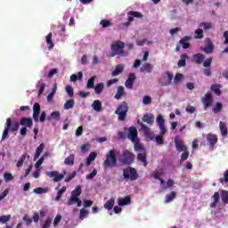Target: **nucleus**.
<instances>
[{
  "label": "nucleus",
  "mask_w": 228,
  "mask_h": 228,
  "mask_svg": "<svg viewBox=\"0 0 228 228\" xmlns=\"http://www.w3.org/2000/svg\"><path fill=\"white\" fill-rule=\"evenodd\" d=\"M126 47V44L122 41H116L110 45L111 53L110 57L114 58V56H128L129 52L124 51V48Z\"/></svg>",
  "instance_id": "obj_1"
},
{
  "label": "nucleus",
  "mask_w": 228,
  "mask_h": 228,
  "mask_svg": "<svg viewBox=\"0 0 228 228\" xmlns=\"http://www.w3.org/2000/svg\"><path fill=\"white\" fill-rule=\"evenodd\" d=\"M117 150H110L106 154V159L103 161V167L105 168H113L117 167Z\"/></svg>",
  "instance_id": "obj_2"
},
{
  "label": "nucleus",
  "mask_w": 228,
  "mask_h": 228,
  "mask_svg": "<svg viewBox=\"0 0 228 228\" xmlns=\"http://www.w3.org/2000/svg\"><path fill=\"white\" fill-rule=\"evenodd\" d=\"M127 111H129V105L127 102H122L117 108L115 113L118 115V120L124 122L127 118Z\"/></svg>",
  "instance_id": "obj_3"
},
{
  "label": "nucleus",
  "mask_w": 228,
  "mask_h": 228,
  "mask_svg": "<svg viewBox=\"0 0 228 228\" xmlns=\"http://www.w3.org/2000/svg\"><path fill=\"white\" fill-rule=\"evenodd\" d=\"M134 153L131 152L128 150H126L123 151L121 158L119 159V161L121 165L130 166L134 163Z\"/></svg>",
  "instance_id": "obj_4"
},
{
  "label": "nucleus",
  "mask_w": 228,
  "mask_h": 228,
  "mask_svg": "<svg viewBox=\"0 0 228 228\" xmlns=\"http://www.w3.org/2000/svg\"><path fill=\"white\" fill-rule=\"evenodd\" d=\"M123 176L126 181H136L138 179V171L134 167H128L123 170Z\"/></svg>",
  "instance_id": "obj_5"
},
{
  "label": "nucleus",
  "mask_w": 228,
  "mask_h": 228,
  "mask_svg": "<svg viewBox=\"0 0 228 228\" xmlns=\"http://www.w3.org/2000/svg\"><path fill=\"white\" fill-rule=\"evenodd\" d=\"M142 17L143 14H142V12L136 11H130L127 12V21L125 23V26H129L131 22H134V18L142 19Z\"/></svg>",
  "instance_id": "obj_6"
},
{
  "label": "nucleus",
  "mask_w": 228,
  "mask_h": 228,
  "mask_svg": "<svg viewBox=\"0 0 228 228\" xmlns=\"http://www.w3.org/2000/svg\"><path fill=\"white\" fill-rule=\"evenodd\" d=\"M81 186L75 188V190L71 192V197L68 200V206H72L75 201H77V199H79L78 197L81 195Z\"/></svg>",
  "instance_id": "obj_7"
},
{
  "label": "nucleus",
  "mask_w": 228,
  "mask_h": 228,
  "mask_svg": "<svg viewBox=\"0 0 228 228\" xmlns=\"http://www.w3.org/2000/svg\"><path fill=\"white\" fill-rule=\"evenodd\" d=\"M138 126H140L142 131H143L144 135L148 140H154V134H151V128L147 125L143 124L140 119L137 120Z\"/></svg>",
  "instance_id": "obj_8"
},
{
  "label": "nucleus",
  "mask_w": 228,
  "mask_h": 228,
  "mask_svg": "<svg viewBox=\"0 0 228 228\" xmlns=\"http://www.w3.org/2000/svg\"><path fill=\"white\" fill-rule=\"evenodd\" d=\"M204 110H208L210 106H213V94L208 92L202 99Z\"/></svg>",
  "instance_id": "obj_9"
},
{
  "label": "nucleus",
  "mask_w": 228,
  "mask_h": 228,
  "mask_svg": "<svg viewBox=\"0 0 228 228\" xmlns=\"http://www.w3.org/2000/svg\"><path fill=\"white\" fill-rule=\"evenodd\" d=\"M48 177H53L54 183H60L67 172L64 171V174H60L58 171H50L45 173Z\"/></svg>",
  "instance_id": "obj_10"
},
{
  "label": "nucleus",
  "mask_w": 228,
  "mask_h": 228,
  "mask_svg": "<svg viewBox=\"0 0 228 228\" xmlns=\"http://www.w3.org/2000/svg\"><path fill=\"white\" fill-rule=\"evenodd\" d=\"M203 51L206 53V54H213L215 52V45H213V41H211L210 38L205 39V46Z\"/></svg>",
  "instance_id": "obj_11"
},
{
  "label": "nucleus",
  "mask_w": 228,
  "mask_h": 228,
  "mask_svg": "<svg viewBox=\"0 0 228 228\" xmlns=\"http://www.w3.org/2000/svg\"><path fill=\"white\" fill-rule=\"evenodd\" d=\"M157 123L159 124V127L160 130L159 134L165 135L167 134V126H165V118L162 115H159L157 117Z\"/></svg>",
  "instance_id": "obj_12"
},
{
  "label": "nucleus",
  "mask_w": 228,
  "mask_h": 228,
  "mask_svg": "<svg viewBox=\"0 0 228 228\" xmlns=\"http://www.w3.org/2000/svg\"><path fill=\"white\" fill-rule=\"evenodd\" d=\"M8 121L10 122L9 131H11V133H17V131H19V127H20L19 121L12 120L11 118L6 119V124H8Z\"/></svg>",
  "instance_id": "obj_13"
},
{
  "label": "nucleus",
  "mask_w": 228,
  "mask_h": 228,
  "mask_svg": "<svg viewBox=\"0 0 228 228\" xmlns=\"http://www.w3.org/2000/svg\"><path fill=\"white\" fill-rule=\"evenodd\" d=\"M207 141L209 143V148L210 149H215V145L218 142V136L215 134H207Z\"/></svg>",
  "instance_id": "obj_14"
},
{
  "label": "nucleus",
  "mask_w": 228,
  "mask_h": 228,
  "mask_svg": "<svg viewBox=\"0 0 228 228\" xmlns=\"http://www.w3.org/2000/svg\"><path fill=\"white\" fill-rule=\"evenodd\" d=\"M128 138L131 140V142H139L138 140V130H136V127L132 126L128 130Z\"/></svg>",
  "instance_id": "obj_15"
},
{
  "label": "nucleus",
  "mask_w": 228,
  "mask_h": 228,
  "mask_svg": "<svg viewBox=\"0 0 228 228\" xmlns=\"http://www.w3.org/2000/svg\"><path fill=\"white\" fill-rule=\"evenodd\" d=\"M175 145L178 152H186V151H188V146H186L184 142H179L177 137L175 138Z\"/></svg>",
  "instance_id": "obj_16"
},
{
  "label": "nucleus",
  "mask_w": 228,
  "mask_h": 228,
  "mask_svg": "<svg viewBox=\"0 0 228 228\" xmlns=\"http://www.w3.org/2000/svg\"><path fill=\"white\" fill-rule=\"evenodd\" d=\"M134 81H136V75H134V73H130L128 76V78L125 83L126 88H128L131 90V88H133V85L134 84Z\"/></svg>",
  "instance_id": "obj_17"
},
{
  "label": "nucleus",
  "mask_w": 228,
  "mask_h": 228,
  "mask_svg": "<svg viewBox=\"0 0 228 228\" xmlns=\"http://www.w3.org/2000/svg\"><path fill=\"white\" fill-rule=\"evenodd\" d=\"M38 117H40V104L35 102L33 106V119L35 122H38Z\"/></svg>",
  "instance_id": "obj_18"
},
{
  "label": "nucleus",
  "mask_w": 228,
  "mask_h": 228,
  "mask_svg": "<svg viewBox=\"0 0 228 228\" xmlns=\"http://www.w3.org/2000/svg\"><path fill=\"white\" fill-rule=\"evenodd\" d=\"M154 70V66L149 62H145L141 68L140 72H147V74H151Z\"/></svg>",
  "instance_id": "obj_19"
},
{
  "label": "nucleus",
  "mask_w": 228,
  "mask_h": 228,
  "mask_svg": "<svg viewBox=\"0 0 228 228\" xmlns=\"http://www.w3.org/2000/svg\"><path fill=\"white\" fill-rule=\"evenodd\" d=\"M190 40H191V37L185 36L179 41V44L182 45L183 49H188L190 47Z\"/></svg>",
  "instance_id": "obj_20"
},
{
  "label": "nucleus",
  "mask_w": 228,
  "mask_h": 228,
  "mask_svg": "<svg viewBox=\"0 0 228 228\" xmlns=\"http://www.w3.org/2000/svg\"><path fill=\"white\" fill-rule=\"evenodd\" d=\"M118 206L124 207V206H129L131 204V196L127 195L124 198H119L118 200Z\"/></svg>",
  "instance_id": "obj_21"
},
{
  "label": "nucleus",
  "mask_w": 228,
  "mask_h": 228,
  "mask_svg": "<svg viewBox=\"0 0 228 228\" xmlns=\"http://www.w3.org/2000/svg\"><path fill=\"white\" fill-rule=\"evenodd\" d=\"M219 129L221 132V135L225 138L228 135V128H227V124L224 121H220L219 123Z\"/></svg>",
  "instance_id": "obj_22"
},
{
  "label": "nucleus",
  "mask_w": 228,
  "mask_h": 228,
  "mask_svg": "<svg viewBox=\"0 0 228 228\" xmlns=\"http://www.w3.org/2000/svg\"><path fill=\"white\" fill-rule=\"evenodd\" d=\"M137 160H139L144 167L149 165V162L147 161V153L145 151L143 153L137 154Z\"/></svg>",
  "instance_id": "obj_23"
},
{
  "label": "nucleus",
  "mask_w": 228,
  "mask_h": 228,
  "mask_svg": "<svg viewBox=\"0 0 228 228\" xmlns=\"http://www.w3.org/2000/svg\"><path fill=\"white\" fill-rule=\"evenodd\" d=\"M142 122H145L148 126H152V124H154V116L149 113L144 114L142 117Z\"/></svg>",
  "instance_id": "obj_24"
},
{
  "label": "nucleus",
  "mask_w": 228,
  "mask_h": 228,
  "mask_svg": "<svg viewBox=\"0 0 228 228\" xmlns=\"http://www.w3.org/2000/svg\"><path fill=\"white\" fill-rule=\"evenodd\" d=\"M20 126H25V127H31L33 126V119L31 118H21Z\"/></svg>",
  "instance_id": "obj_25"
},
{
  "label": "nucleus",
  "mask_w": 228,
  "mask_h": 228,
  "mask_svg": "<svg viewBox=\"0 0 228 228\" xmlns=\"http://www.w3.org/2000/svg\"><path fill=\"white\" fill-rule=\"evenodd\" d=\"M124 72V65L118 64L115 69L111 72V77H116V76H120Z\"/></svg>",
  "instance_id": "obj_26"
},
{
  "label": "nucleus",
  "mask_w": 228,
  "mask_h": 228,
  "mask_svg": "<svg viewBox=\"0 0 228 228\" xmlns=\"http://www.w3.org/2000/svg\"><path fill=\"white\" fill-rule=\"evenodd\" d=\"M192 60L194 63H196L197 65H200V63H203L204 60H206V56L201 53H197L193 55Z\"/></svg>",
  "instance_id": "obj_27"
},
{
  "label": "nucleus",
  "mask_w": 228,
  "mask_h": 228,
  "mask_svg": "<svg viewBox=\"0 0 228 228\" xmlns=\"http://www.w3.org/2000/svg\"><path fill=\"white\" fill-rule=\"evenodd\" d=\"M177 197V192L175 191H171L169 194H167L165 197V204H169L172 200H175Z\"/></svg>",
  "instance_id": "obj_28"
},
{
  "label": "nucleus",
  "mask_w": 228,
  "mask_h": 228,
  "mask_svg": "<svg viewBox=\"0 0 228 228\" xmlns=\"http://www.w3.org/2000/svg\"><path fill=\"white\" fill-rule=\"evenodd\" d=\"M45 147V144H44V143L39 144V146L37 148L36 153L34 155V161H37V159H38V158H40V156L44 152Z\"/></svg>",
  "instance_id": "obj_29"
},
{
  "label": "nucleus",
  "mask_w": 228,
  "mask_h": 228,
  "mask_svg": "<svg viewBox=\"0 0 228 228\" xmlns=\"http://www.w3.org/2000/svg\"><path fill=\"white\" fill-rule=\"evenodd\" d=\"M92 108L94 110V111L99 113L100 111H102V102H101L99 100H95L92 103Z\"/></svg>",
  "instance_id": "obj_30"
},
{
  "label": "nucleus",
  "mask_w": 228,
  "mask_h": 228,
  "mask_svg": "<svg viewBox=\"0 0 228 228\" xmlns=\"http://www.w3.org/2000/svg\"><path fill=\"white\" fill-rule=\"evenodd\" d=\"M212 200H213V202L210 204V208H216L220 200V193L215 192L214 195L212 196Z\"/></svg>",
  "instance_id": "obj_31"
},
{
  "label": "nucleus",
  "mask_w": 228,
  "mask_h": 228,
  "mask_svg": "<svg viewBox=\"0 0 228 228\" xmlns=\"http://www.w3.org/2000/svg\"><path fill=\"white\" fill-rule=\"evenodd\" d=\"M166 76L167 77L168 81L163 82L161 85L162 86H169V85H172V81L174 79V74L170 71H166Z\"/></svg>",
  "instance_id": "obj_32"
},
{
  "label": "nucleus",
  "mask_w": 228,
  "mask_h": 228,
  "mask_svg": "<svg viewBox=\"0 0 228 228\" xmlns=\"http://www.w3.org/2000/svg\"><path fill=\"white\" fill-rule=\"evenodd\" d=\"M220 88H222V86L219 84H213L210 87L211 92H214L216 95H222V91H220Z\"/></svg>",
  "instance_id": "obj_33"
},
{
  "label": "nucleus",
  "mask_w": 228,
  "mask_h": 228,
  "mask_svg": "<svg viewBox=\"0 0 228 228\" xmlns=\"http://www.w3.org/2000/svg\"><path fill=\"white\" fill-rule=\"evenodd\" d=\"M124 96V86H119L118 87L117 94L114 95V99H117V101H120L122 97Z\"/></svg>",
  "instance_id": "obj_34"
},
{
  "label": "nucleus",
  "mask_w": 228,
  "mask_h": 228,
  "mask_svg": "<svg viewBox=\"0 0 228 228\" xmlns=\"http://www.w3.org/2000/svg\"><path fill=\"white\" fill-rule=\"evenodd\" d=\"M46 44L48 45V49H53L54 47V43H53V33H49L45 37Z\"/></svg>",
  "instance_id": "obj_35"
},
{
  "label": "nucleus",
  "mask_w": 228,
  "mask_h": 228,
  "mask_svg": "<svg viewBox=\"0 0 228 228\" xmlns=\"http://www.w3.org/2000/svg\"><path fill=\"white\" fill-rule=\"evenodd\" d=\"M76 156L74 154H70L69 157H67L64 160V165H67L68 167H72L74 165V159Z\"/></svg>",
  "instance_id": "obj_36"
},
{
  "label": "nucleus",
  "mask_w": 228,
  "mask_h": 228,
  "mask_svg": "<svg viewBox=\"0 0 228 228\" xmlns=\"http://www.w3.org/2000/svg\"><path fill=\"white\" fill-rule=\"evenodd\" d=\"M103 90H104V83H99L95 85L94 93L96 94V95H100V94H102Z\"/></svg>",
  "instance_id": "obj_37"
},
{
  "label": "nucleus",
  "mask_w": 228,
  "mask_h": 228,
  "mask_svg": "<svg viewBox=\"0 0 228 228\" xmlns=\"http://www.w3.org/2000/svg\"><path fill=\"white\" fill-rule=\"evenodd\" d=\"M113 206H115V198H110L106 203L104 204V208L111 210L113 209Z\"/></svg>",
  "instance_id": "obj_38"
},
{
  "label": "nucleus",
  "mask_w": 228,
  "mask_h": 228,
  "mask_svg": "<svg viewBox=\"0 0 228 228\" xmlns=\"http://www.w3.org/2000/svg\"><path fill=\"white\" fill-rule=\"evenodd\" d=\"M76 104V102L74 99H69L64 103V110H72L74 108V105Z\"/></svg>",
  "instance_id": "obj_39"
},
{
  "label": "nucleus",
  "mask_w": 228,
  "mask_h": 228,
  "mask_svg": "<svg viewBox=\"0 0 228 228\" xmlns=\"http://www.w3.org/2000/svg\"><path fill=\"white\" fill-rule=\"evenodd\" d=\"M165 174V170L163 168L156 169L153 173L154 179H161V176Z\"/></svg>",
  "instance_id": "obj_40"
},
{
  "label": "nucleus",
  "mask_w": 228,
  "mask_h": 228,
  "mask_svg": "<svg viewBox=\"0 0 228 228\" xmlns=\"http://www.w3.org/2000/svg\"><path fill=\"white\" fill-rule=\"evenodd\" d=\"M95 158H97V153L95 152H91L89 154V156L87 157V160H86V166L90 167V165H92L93 161H95Z\"/></svg>",
  "instance_id": "obj_41"
},
{
  "label": "nucleus",
  "mask_w": 228,
  "mask_h": 228,
  "mask_svg": "<svg viewBox=\"0 0 228 228\" xmlns=\"http://www.w3.org/2000/svg\"><path fill=\"white\" fill-rule=\"evenodd\" d=\"M186 60H188V55L186 53L182 54L178 61V67H186Z\"/></svg>",
  "instance_id": "obj_42"
},
{
  "label": "nucleus",
  "mask_w": 228,
  "mask_h": 228,
  "mask_svg": "<svg viewBox=\"0 0 228 228\" xmlns=\"http://www.w3.org/2000/svg\"><path fill=\"white\" fill-rule=\"evenodd\" d=\"M9 131H10V121L5 123V127H4L3 134H2V140H6L8 138Z\"/></svg>",
  "instance_id": "obj_43"
},
{
  "label": "nucleus",
  "mask_w": 228,
  "mask_h": 228,
  "mask_svg": "<svg viewBox=\"0 0 228 228\" xmlns=\"http://www.w3.org/2000/svg\"><path fill=\"white\" fill-rule=\"evenodd\" d=\"M56 90H58V85L57 84H54L53 85V87L52 89V92L47 95V98L46 100L49 102V101H52L53 97H54L55 94H56Z\"/></svg>",
  "instance_id": "obj_44"
},
{
  "label": "nucleus",
  "mask_w": 228,
  "mask_h": 228,
  "mask_svg": "<svg viewBox=\"0 0 228 228\" xmlns=\"http://www.w3.org/2000/svg\"><path fill=\"white\" fill-rule=\"evenodd\" d=\"M95 78H96V77L94 76V77H91L88 79L87 84H86V88H88V89L94 88V86H95Z\"/></svg>",
  "instance_id": "obj_45"
},
{
  "label": "nucleus",
  "mask_w": 228,
  "mask_h": 228,
  "mask_svg": "<svg viewBox=\"0 0 228 228\" xmlns=\"http://www.w3.org/2000/svg\"><path fill=\"white\" fill-rule=\"evenodd\" d=\"M37 195H42V193H47L49 191V189L47 188H42V187H37L34 189L33 191Z\"/></svg>",
  "instance_id": "obj_46"
},
{
  "label": "nucleus",
  "mask_w": 228,
  "mask_h": 228,
  "mask_svg": "<svg viewBox=\"0 0 228 228\" xmlns=\"http://www.w3.org/2000/svg\"><path fill=\"white\" fill-rule=\"evenodd\" d=\"M28 156L27 153H24L23 155L20 156V159L18 160L16 167L18 168H20L24 165V161H26V157Z\"/></svg>",
  "instance_id": "obj_47"
},
{
  "label": "nucleus",
  "mask_w": 228,
  "mask_h": 228,
  "mask_svg": "<svg viewBox=\"0 0 228 228\" xmlns=\"http://www.w3.org/2000/svg\"><path fill=\"white\" fill-rule=\"evenodd\" d=\"M134 151L136 152H141V153L145 152V148L142 146V144H139L138 142H134Z\"/></svg>",
  "instance_id": "obj_48"
},
{
  "label": "nucleus",
  "mask_w": 228,
  "mask_h": 228,
  "mask_svg": "<svg viewBox=\"0 0 228 228\" xmlns=\"http://www.w3.org/2000/svg\"><path fill=\"white\" fill-rule=\"evenodd\" d=\"M221 200L224 204H228V191H221Z\"/></svg>",
  "instance_id": "obj_49"
},
{
  "label": "nucleus",
  "mask_w": 228,
  "mask_h": 228,
  "mask_svg": "<svg viewBox=\"0 0 228 228\" xmlns=\"http://www.w3.org/2000/svg\"><path fill=\"white\" fill-rule=\"evenodd\" d=\"M65 191H67V187H65V186L62 187L61 190H59L57 192L55 200H60V199H61V197H63V194L65 193Z\"/></svg>",
  "instance_id": "obj_50"
},
{
  "label": "nucleus",
  "mask_w": 228,
  "mask_h": 228,
  "mask_svg": "<svg viewBox=\"0 0 228 228\" xmlns=\"http://www.w3.org/2000/svg\"><path fill=\"white\" fill-rule=\"evenodd\" d=\"M222 108H224L222 103L221 102H216L215 107L212 109V111L214 113H220V111H222Z\"/></svg>",
  "instance_id": "obj_51"
},
{
  "label": "nucleus",
  "mask_w": 228,
  "mask_h": 228,
  "mask_svg": "<svg viewBox=\"0 0 228 228\" xmlns=\"http://www.w3.org/2000/svg\"><path fill=\"white\" fill-rule=\"evenodd\" d=\"M195 38L202 39L204 38V30H202L201 28H198L195 30Z\"/></svg>",
  "instance_id": "obj_52"
},
{
  "label": "nucleus",
  "mask_w": 228,
  "mask_h": 228,
  "mask_svg": "<svg viewBox=\"0 0 228 228\" xmlns=\"http://www.w3.org/2000/svg\"><path fill=\"white\" fill-rule=\"evenodd\" d=\"M69 97L72 98L74 97V87H72V86H66L65 88Z\"/></svg>",
  "instance_id": "obj_53"
},
{
  "label": "nucleus",
  "mask_w": 228,
  "mask_h": 228,
  "mask_svg": "<svg viewBox=\"0 0 228 228\" xmlns=\"http://www.w3.org/2000/svg\"><path fill=\"white\" fill-rule=\"evenodd\" d=\"M100 24L102 28H110V26H113V23H111L110 20H102Z\"/></svg>",
  "instance_id": "obj_54"
},
{
  "label": "nucleus",
  "mask_w": 228,
  "mask_h": 228,
  "mask_svg": "<svg viewBox=\"0 0 228 228\" xmlns=\"http://www.w3.org/2000/svg\"><path fill=\"white\" fill-rule=\"evenodd\" d=\"M10 220H12L11 215L0 216V224H6V222H10Z\"/></svg>",
  "instance_id": "obj_55"
},
{
  "label": "nucleus",
  "mask_w": 228,
  "mask_h": 228,
  "mask_svg": "<svg viewBox=\"0 0 228 228\" xmlns=\"http://www.w3.org/2000/svg\"><path fill=\"white\" fill-rule=\"evenodd\" d=\"M163 136L165 135L161 134L155 136V142L158 143V145H163V142H164Z\"/></svg>",
  "instance_id": "obj_56"
},
{
  "label": "nucleus",
  "mask_w": 228,
  "mask_h": 228,
  "mask_svg": "<svg viewBox=\"0 0 228 228\" xmlns=\"http://www.w3.org/2000/svg\"><path fill=\"white\" fill-rule=\"evenodd\" d=\"M190 158V151L188 150L186 151H183L181 155V162L183 163V161H186Z\"/></svg>",
  "instance_id": "obj_57"
},
{
  "label": "nucleus",
  "mask_w": 228,
  "mask_h": 228,
  "mask_svg": "<svg viewBox=\"0 0 228 228\" xmlns=\"http://www.w3.org/2000/svg\"><path fill=\"white\" fill-rule=\"evenodd\" d=\"M183 80V74L181 73H176L175 77H174V83L175 85H177L180 81Z\"/></svg>",
  "instance_id": "obj_58"
},
{
  "label": "nucleus",
  "mask_w": 228,
  "mask_h": 228,
  "mask_svg": "<svg viewBox=\"0 0 228 228\" xmlns=\"http://www.w3.org/2000/svg\"><path fill=\"white\" fill-rule=\"evenodd\" d=\"M200 28H203V29H211V28H213V24L209 22H203L200 24Z\"/></svg>",
  "instance_id": "obj_59"
},
{
  "label": "nucleus",
  "mask_w": 228,
  "mask_h": 228,
  "mask_svg": "<svg viewBox=\"0 0 228 228\" xmlns=\"http://www.w3.org/2000/svg\"><path fill=\"white\" fill-rule=\"evenodd\" d=\"M53 222V219L51 217H47L45 221V224H42V228H49L51 227V224Z\"/></svg>",
  "instance_id": "obj_60"
},
{
  "label": "nucleus",
  "mask_w": 228,
  "mask_h": 228,
  "mask_svg": "<svg viewBox=\"0 0 228 228\" xmlns=\"http://www.w3.org/2000/svg\"><path fill=\"white\" fill-rule=\"evenodd\" d=\"M95 175H97V169H94L89 175H86L87 181H92Z\"/></svg>",
  "instance_id": "obj_61"
},
{
  "label": "nucleus",
  "mask_w": 228,
  "mask_h": 228,
  "mask_svg": "<svg viewBox=\"0 0 228 228\" xmlns=\"http://www.w3.org/2000/svg\"><path fill=\"white\" fill-rule=\"evenodd\" d=\"M87 215H88V211H86V209L85 208L80 209V216H79L80 220H85Z\"/></svg>",
  "instance_id": "obj_62"
},
{
  "label": "nucleus",
  "mask_w": 228,
  "mask_h": 228,
  "mask_svg": "<svg viewBox=\"0 0 228 228\" xmlns=\"http://www.w3.org/2000/svg\"><path fill=\"white\" fill-rule=\"evenodd\" d=\"M185 110H186L187 113H190L191 115H193V113H195V111H197V109H195L194 106L189 105V106H187Z\"/></svg>",
  "instance_id": "obj_63"
},
{
  "label": "nucleus",
  "mask_w": 228,
  "mask_h": 228,
  "mask_svg": "<svg viewBox=\"0 0 228 228\" xmlns=\"http://www.w3.org/2000/svg\"><path fill=\"white\" fill-rule=\"evenodd\" d=\"M220 183L224 184V183H228V169L224 174V178H220Z\"/></svg>",
  "instance_id": "obj_64"
}]
</instances>
